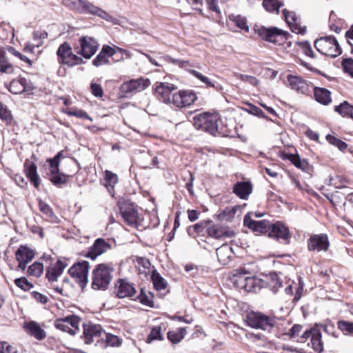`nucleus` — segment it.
Instances as JSON below:
<instances>
[{"mask_svg":"<svg viewBox=\"0 0 353 353\" xmlns=\"http://www.w3.org/2000/svg\"><path fill=\"white\" fill-rule=\"evenodd\" d=\"M192 123L196 129L208 132L212 135L223 134L220 127L221 120L217 114L205 112L195 114L192 117Z\"/></svg>","mask_w":353,"mask_h":353,"instance_id":"nucleus-1","label":"nucleus"},{"mask_svg":"<svg viewBox=\"0 0 353 353\" xmlns=\"http://www.w3.org/2000/svg\"><path fill=\"white\" fill-rule=\"evenodd\" d=\"M114 270L112 263L97 265L92 271V288L94 290H106L112 279Z\"/></svg>","mask_w":353,"mask_h":353,"instance_id":"nucleus-2","label":"nucleus"},{"mask_svg":"<svg viewBox=\"0 0 353 353\" xmlns=\"http://www.w3.org/2000/svg\"><path fill=\"white\" fill-rule=\"evenodd\" d=\"M314 47L321 54L336 57L341 54V49L337 40L333 36L323 37L314 42Z\"/></svg>","mask_w":353,"mask_h":353,"instance_id":"nucleus-3","label":"nucleus"},{"mask_svg":"<svg viewBox=\"0 0 353 353\" xmlns=\"http://www.w3.org/2000/svg\"><path fill=\"white\" fill-rule=\"evenodd\" d=\"M98 41L92 37L83 36L73 45L74 52L86 59H90L97 51Z\"/></svg>","mask_w":353,"mask_h":353,"instance_id":"nucleus-4","label":"nucleus"},{"mask_svg":"<svg viewBox=\"0 0 353 353\" xmlns=\"http://www.w3.org/2000/svg\"><path fill=\"white\" fill-rule=\"evenodd\" d=\"M247 324L255 329H261L270 332L276 324L274 317L269 316L261 312H252L247 316Z\"/></svg>","mask_w":353,"mask_h":353,"instance_id":"nucleus-5","label":"nucleus"},{"mask_svg":"<svg viewBox=\"0 0 353 353\" xmlns=\"http://www.w3.org/2000/svg\"><path fill=\"white\" fill-rule=\"evenodd\" d=\"M71 4L73 8L80 13L96 15L107 21H111L113 19V17L107 12L86 0H77L71 2Z\"/></svg>","mask_w":353,"mask_h":353,"instance_id":"nucleus-6","label":"nucleus"},{"mask_svg":"<svg viewBox=\"0 0 353 353\" xmlns=\"http://www.w3.org/2000/svg\"><path fill=\"white\" fill-rule=\"evenodd\" d=\"M57 55L59 63L67 65L69 67L84 63L81 57L72 52V48L68 42H64L59 46L57 50Z\"/></svg>","mask_w":353,"mask_h":353,"instance_id":"nucleus-7","label":"nucleus"},{"mask_svg":"<svg viewBox=\"0 0 353 353\" xmlns=\"http://www.w3.org/2000/svg\"><path fill=\"white\" fill-rule=\"evenodd\" d=\"M307 339L310 340L308 345L310 346L314 352L321 353L323 351L324 343L322 339V334L318 325L305 331L301 336L299 341L305 343Z\"/></svg>","mask_w":353,"mask_h":353,"instance_id":"nucleus-8","label":"nucleus"},{"mask_svg":"<svg viewBox=\"0 0 353 353\" xmlns=\"http://www.w3.org/2000/svg\"><path fill=\"white\" fill-rule=\"evenodd\" d=\"M254 32L263 39L266 41L276 43L279 39H286L288 33L276 27H270L269 28L264 26L254 28Z\"/></svg>","mask_w":353,"mask_h":353,"instance_id":"nucleus-9","label":"nucleus"},{"mask_svg":"<svg viewBox=\"0 0 353 353\" xmlns=\"http://www.w3.org/2000/svg\"><path fill=\"white\" fill-rule=\"evenodd\" d=\"M89 263L86 261H79L74 263L68 270V274L83 288L88 283V279Z\"/></svg>","mask_w":353,"mask_h":353,"instance_id":"nucleus-10","label":"nucleus"},{"mask_svg":"<svg viewBox=\"0 0 353 353\" xmlns=\"http://www.w3.org/2000/svg\"><path fill=\"white\" fill-rule=\"evenodd\" d=\"M247 272H239L235 274L236 278V282L238 283L239 287L243 288L247 292H257L261 287V279L255 276H246Z\"/></svg>","mask_w":353,"mask_h":353,"instance_id":"nucleus-11","label":"nucleus"},{"mask_svg":"<svg viewBox=\"0 0 353 353\" xmlns=\"http://www.w3.org/2000/svg\"><path fill=\"white\" fill-rule=\"evenodd\" d=\"M119 212L124 221L129 225L137 227L139 216L134 205L128 201L119 203Z\"/></svg>","mask_w":353,"mask_h":353,"instance_id":"nucleus-12","label":"nucleus"},{"mask_svg":"<svg viewBox=\"0 0 353 353\" xmlns=\"http://www.w3.org/2000/svg\"><path fill=\"white\" fill-rule=\"evenodd\" d=\"M288 86L293 90L303 94H310L313 90V84L300 76L288 74L287 76Z\"/></svg>","mask_w":353,"mask_h":353,"instance_id":"nucleus-13","label":"nucleus"},{"mask_svg":"<svg viewBox=\"0 0 353 353\" xmlns=\"http://www.w3.org/2000/svg\"><path fill=\"white\" fill-rule=\"evenodd\" d=\"M148 79L139 78L123 82L120 87L121 92L125 96L141 92L150 85Z\"/></svg>","mask_w":353,"mask_h":353,"instance_id":"nucleus-14","label":"nucleus"},{"mask_svg":"<svg viewBox=\"0 0 353 353\" xmlns=\"http://www.w3.org/2000/svg\"><path fill=\"white\" fill-rule=\"evenodd\" d=\"M83 339L85 344L90 345L94 341L99 342L100 338L103 339L102 334L103 330L102 327L99 324H93L92 323H84L83 325Z\"/></svg>","mask_w":353,"mask_h":353,"instance_id":"nucleus-15","label":"nucleus"},{"mask_svg":"<svg viewBox=\"0 0 353 353\" xmlns=\"http://www.w3.org/2000/svg\"><path fill=\"white\" fill-rule=\"evenodd\" d=\"M197 97L192 90H181L173 94L172 103L177 108H183L192 105Z\"/></svg>","mask_w":353,"mask_h":353,"instance_id":"nucleus-16","label":"nucleus"},{"mask_svg":"<svg viewBox=\"0 0 353 353\" xmlns=\"http://www.w3.org/2000/svg\"><path fill=\"white\" fill-rule=\"evenodd\" d=\"M330 243L328 236L325 234H313L307 240V249L309 251H327Z\"/></svg>","mask_w":353,"mask_h":353,"instance_id":"nucleus-17","label":"nucleus"},{"mask_svg":"<svg viewBox=\"0 0 353 353\" xmlns=\"http://www.w3.org/2000/svg\"><path fill=\"white\" fill-rule=\"evenodd\" d=\"M35 252L27 245H20L15 253L17 261L19 262L18 268L24 270L27 264L34 257Z\"/></svg>","mask_w":353,"mask_h":353,"instance_id":"nucleus-18","label":"nucleus"},{"mask_svg":"<svg viewBox=\"0 0 353 353\" xmlns=\"http://www.w3.org/2000/svg\"><path fill=\"white\" fill-rule=\"evenodd\" d=\"M209 236L216 239H225L235 236V232L228 226L221 225H212L207 228Z\"/></svg>","mask_w":353,"mask_h":353,"instance_id":"nucleus-19","label":"nucleus"},{"mask_svg":"<svg viewBox=\"0 0 353 353\" xmlns=\"http://www.w3.org/2000/svg\"><path fill=\"white\" fill-rule=\"evenodd\" d=\"M111 249V245L105 239L99 238L95 240L93 245L85 254V256L94 260L98 256L106 252Z\"/></svg>","mask_w":353,"mask_h":353,"instance_id":"nucleus-20","label":"nucleus"},{"mask_svg":"<svg viewBox=\"0 0 353 353\" xmlns=\"http://www.w3.org/2000/svg\"><path fill=\"white\" fill-rule=\"evenodd\" d=\"M268 235L270 238L275 239L277 241L283 240L285 243H288L290 239L288 228L280 222L270 225Z\"/></svg>","mask_w":353,"mask_h":353,"instance_id":"nucleus-21","label":"nucleus"},{"mask_svg":"<svg viewBox=\"0 0 353 353\" xmlns=\"http://www.w3.org/2000/svg\"><path fill=\"white\" fill-rule=\"evenodd\" d=\"M283 14L285 21L288 24L290 30L296 34H303L306 31V28L301 26L299 23V19L295 14L292 11H289L287 9L283 10Z\"/></svg>","mask_w":353,"mask_h":353,"instance_id":"nucleus-22","label":"nucleus"},{"mask_svg":"<svg viewBox=\"0 0 353 353\" xmlns=\"http://www.w3.org/2000/svg\"><path fill=\"white\" fill-rule=\"evenodd\" d=\"M115 53V49L108 45H104L95 59H93L92 65L95 67H100L110 64V58L114 56Z\"/></svg>","mask_w":353,"mask_h":353,"instance_id":"nucleus-23","label":"nucleus"},{"mask_svg":"<svg viewBox=\"0 0 353 353\" xmlns=\"http://www.w3.org/2000/svg\"><path fill=\"white\" fill-rule=\"evenodd\" d=\"M244 225L252 230L254 232L259 233H265L270 230V222L265 220L254 221L252 220L250 214H247L244 216Z\"/></svg>","mask_w":353,"mask_h":353,"instance_id":"nucleus-24","label":"nucleus"},{"mask_svg":"<svg viewBox=\"0 0 353 353\" xmlns=\"http://www.w3.org/2000/svg\"><path fill=\"white\" fill-rule=\"evenodd\" d=\"M136 294L137 291L132 283L123 279L118 281L117 294L119 298L130 297L132 299L135 300Z\"/></svg>","mask_w":353,"mask_h":353,"instance_id":"nucleus-25","label":"nucleus"},{"mask_svg":"<svg viewBox=\"0 0 353 353\" xmlns=\"http://www.w3.org/2000/svg\"><path fill=\"white\" fill-rule=\"evenodd\" d=\"M282 283L281 278L276 272H270L261 279V287L269 288L274 293H276L281 288Z\"/></svg>","mask_w":353,"mask_h":353,"instance_id":"nucleus-26","label":"nucleus"},{"mask_svg":"<svg viewBox=\"0 0 353 353\" xmlns=\"http://www.w3.org/2000/svg\"><path fill=\"white\" fill-rule=\"evenodd\" d=\"M175 89L172 84L160 83L155 88V94L163 102L167 103H172V91Z\"/></svg>","mask_w":353,"mask_h":353,"instance_id":"nucleus-27","label":"nucleus"},{"mask_svg":"<svg viewBox=\"0 0 353 353\" xmlns=\"http://www.w3.org/2000/svg\"><path fill=\"white\" fill-rule=\"evenodd\" d=\"M8 90L14 94H19L30 90L31 86L26 79L19 78L18 79H13L10 83Z\"/></svg>","mask_w":353,"mask_h":353,"instance_id":"nucleus-28","label":"nucleus"},{"mask_svg":"<svg viewBox=\"0 0 353 353\" xmlns=\"http://www.w3.org/2000/svg\"><path fill=\"white\" fill-rule=\"evenodd\" d=\"M252 192V185L250 181H239L233 188V192L241 199H248Z\"/></svg>","mask_w":353,"mask_h":353,"instance_id":"nucleus-29","label":"nucleus"},{"mask_svg":"<svg viewBox=\"0 0 353 353\" xmlns=\"http://www.w3.org/2000/svg\"><path fill=\"white\" fill-rule=\"evenodd\" d=\"M68 263L61 260H58L52 268H48L46 271V277L50 282L56 281L58 277L63 273Z\"/></svg>","mask_w":353,"mask_h":353,"instance_id":"nucleus-30","label":"nucleus"},{"mask_svg":"<svg viewBox=\"0 0 353 353\" xmlns=\"http://www.w3.org/2000/svg\"><path fill=\"white\" fill-rule=\"evenodd\" d=\"M24 328L28 334L34 337L37 340H43L46 336L45 330L42 329L39 324L35 321L25 323Z\"/></svg>","mask_w":353,"mask_h":353,"instance_id":"nucleus-31","label":"nucleus"},{"mask_svg":"<svg viewBox=\"0 0 353 353\" xmlns=\"http://www.w3.org/2000/svg\"><path fill=\"white\" fill-rule=\"evenodd\" d=\"M232 255V249L228 244H223L216 249L218 261L222 265L228 264Z\"/></svg>","mask_w":353,"mask_h":353,"instance_id":"nucleus-32","label":"nucleus"},{"mask_svg":"<svg viewBox=\"0 0 353 353\" xmlns=\"http://www.w3.org/2000/svg\"><path fill=\"white\" fill-rule=\"evenodd\" d=\"M312 91L316 101L319 103L326 105L331 102V93L328 90L313 85Z\"/></svg>","mask_w":353,"mask_h":353,"instance_id":"nucleus-33","label":"nucleus"},{"mask_svg":"<svg viewBox=\"0 0 353 353\" xmlns=\"http://www.w3.org/2000/svg\"><path fill=\"white\" fill-rule=\"evenodd\" d=\"M0 72L10 74L14 72V67L10 62L5 50L0 48Z\"/></svg>","mask_w":353,"mask_h":353,"instance_id":"nucleus-34","label":"nucleus"},{"mask_svg":"<svg viewBox=\"0 0 353 353\" xmlns=\"http://www.w3.org/2000/svg\"><path fill=\"white\" fill-rule=\"evenodd\" d=\"M26 176L36 188H39L41 179L37 173V165L32 163L26 170Z\"/></svg>","mask_w":353,"mask_h":353,"instance_id":"nucleus-35","label":"nucleus"},{"mask_svg":"<svg viewBox=\"0 0 353 353\" xmlns=\"http://www.w3.org/2000/svg\"><path fill=\"white\" fill-rule=\"evenodd\" d=\"M105 186L108 190V192L114 195V186L118 183V176L115 173H113L111 171L105 170Z\"/></svg>","mask_w":353,"mask_h":353,"instance_id":"nucleus-36","label":"nucleus"},{"mask_svg":"<svg viewBox=\"0 0 353 353\" xmlns=\"http://www.w3.org/2000/svg\"><path fill=\"white\" fill-rule=\"evenodd\" d=\"M136 261L139 274H143L144 276L147 277L150 273V261L148 259L143 257H137Z\"/></svg>","mask_w":353,"mask_h":353,"instance_id":"nucleus-37","label":"nucleus"},{"mask_svg":"<svg viewBox=\"0 0 353 353\" xmlns=\"http://www.w3.org/2000/svg\"><path fill=\"white\" fill-rule=\"evenodd\" d=\"M283 6V3L279 0H263V6L266 11L270 13L279 14V9Z\"/></svg>","mask_w":353,"mask_h":353,"instance_id":"nucleus-38","label":"nucleus"},{"mask_svg":"<svg viewBox=\"0 0 353 353\" xmlns=\"http://www.w3.org/2000/svg\"><path fill=\"white\" fill-rule=\"evenodd\" d=\"M335 111L343 117H349L353 119V105L345 101L335 106Z\"/></svg>","mask_w":353,"mask_h":353,"instance_id":"nucleus-39","label":"nucleus"},{"mask_svg":"<svg viewBox=\"0 0 353 353\" xmlns=\"http://www.w3.org/2000/svg\"><path fill=\"white\" fill-rule=\"evenodd\" d=\"M230 21H232L236 27L248 32L250 30L249 26L247 23V19L245 17L241 15L231 14L229 17Z\"/></svg>","mask_w":353,"mask_h":353,"instance_id":"nucleus-40","label":"nucleus"},{"mask_svg":"<svg viewBox=\"0 0 353 353\" xmlns=\"http://www.w3.org/2000/svg\"><path fill=\"white\" fill-rule=\"evenodd\" d=\"M211 220L201 221L198 223H196L192 226H190L187 229V232L190 236H195L196 234L201 233L205 228H206L207 225L211 223Z\"/></svg>","mask_w":353,"mask_h":353,"instance_id":"nucleus-41","label":"nucleus"},{"mask_svg":"<svg viewBox=\"0 0 353 353\" xmlns=\"http://www.w3.org/2000/svg\"><path fill=\"white\" fill-rule=\"evenodd\" d=\"M288 159L292 163L303 171H306L309 168V164L306 160H301L299 154H290L288 155Z\"/></svg>","mask_w":353,"mask_h":353,"instance_id":"nucleus-42","label":"nucleus"},{"mask_svg":"<svg viewBox=\"0 0 353 353\" xmlns=\"http://www.w3.org/2000/svg\"><path fill=\"white\" fill-rule=\"evenodd\" d=\"M151 279L154 287L157 290H164L167 286L165 280L156 271H152Z\"/></svg>","mask_w":353,"mask_h":353,"instance_id":"nucleus-43","label":"nucleus"},{"mask_svg":"<svg viewBox=\"0 0 353 353\" xmlns=\"http://www.w3.org/2000/svg\"><path fill=\"white\" fill-rule=\"evenodd\" d=\"M49 180L53 183V185L61 187L63 184L67 183L68 176L61 173L57 172L55 174H48Z\"/></svg>","mask_w":353,"mask_h":353,"instance_id":"nucleus-44","label":"nucleus"},{"mask_svg":"<svg viewBox=\"0 0 353 353\" xmlns=\"http://www.w3.org/2000/svg\"><path fill=\"white\" fill-rule=\"evenodd\" d=\"M65 322L67 323L68 327L74 328L75 330V334L79 331V327L81 323V319L76 315H69L63 318Z\"/></svg>","mask_w":353,"mask_h":353,"instance_id":"nucleus-45","label":"nucleus"},{"mask_svg":"<svg viewBox=\"0 0 353 353\" xmlns=\"http://www.w3.org/2000/svg\"><path fill=\"white\" fill-rule=\"evenodd\" d=\"M337 327L345 335L353 336V322L341 320L337 322Z\"/></svg>","mask_w":353,"mask_h":353,"instance_id":"nucleus-46","label":"nucleus"},{"mask_svg":"<svg viewBox=\"0 0 353 353\" xmlns=\"http://www.w3.org/2000/svg\"><path fill=\"white\" fill-rule=\"evenodd\" d=\"M43 272V265L40 262H34L29 266L28 274L30 276L39 277Z\"/></svg>","mask_w":353,"mask_h":353,"instance_id":"nucleus-47","label":"nucleus"},{"mask_svg":"<svg viewBox=\"0 0 353 353\" xmlns=\"http://www.w3.org/2000/svg\"><path fill=\"white\" fill-rule=\"evenodd\" d=\"M103 334L105 336L106 346L118 347L121 345L122 341L117 336L105 332Z\"/></svg>","mask_w":353,"mask_h":353,"instance_id":"nucleus-48","label":"nucleus"},{"mask_svg":"<svg viewBox=\"0 0 353 353\" xmlns=\"http://www.w3.org/2000/svg\"><path fill=\"white\" fill-rule=\"evenodd\" d=\"M325 138L329 143L337 147L341 151H344L347 147V144L345 142L335 137L334 136L327 134Z\"/></svg>","mask_w":353,"mask_h":353,"instance_id":"nucleus-49","label":"nucleus"},{"mask_svg":"<svg viewBox=\"0 0 353 353\" xmlns=\"http://www.w3.org/2000/svg\"><path fill=\"white\" fill-rule=\"evenodd\" d=\"M54 325L57 329L60 330L68 332L72 335L75 334V330H74V328L68 327L67 323L65 322L63 318L57 319L54 322Z\"/></svg>","mask_w":353,"mask_h":353,"instance_id":"nucleus-50","label":"nucleus"},{"mask_svg":"<svg viewBox=\"0 0 353 353\" xmlns=\"http://www.w3.org/2000/svg\"><path fill=\"white\" fill-rule=\"evenodd\" d=\"M154 340H163V336L161 334V327L160 326L153 327L150 331V333L148 336V343H151Z\"/></svg>","mask_w":353,"mask_h":353,"instance_id":"nucleus-51","label":"nucleus"},{"mask_svg":"<svg viewBox=\"0 0 353 353\" xmlns=\"http://www.w3.org/2000/svg\"><path fill=\"white\" fill-rule=\"evenodd\" d=\"M0 118L2 121L6 123V124L11 123L12 121V115L11 111L9 110L6 107H4L2 104H0Z\"/></svg>","mask_w":353,"mask_h":353,"instance_id":"nucleus-52","label":"nucleus"},{"mask_svg":"<svg viewBox=\"0 0 353 353\" xmlns=\"http://www.w3.org/2000/svg\"><path fill=\"white\" fill-rule=\"evenodd\" d=\"M319 328L321 327L324 332L334 337H337L335 331L334 324L330 321H326L324 323L318 325Z\"/></svg>","mask_w":353,"mask_h":353,"instance_id":"nucleus-53","label":"nucleus"},{"mask_svg":"<svg viewBox=\"0 0 353 353\" xmlns=\"http://www.w3.org/2000/svg\"><path fill=\"white\" fill-rule=\"evenodd\" d=\"M234 76L236 79H238L241 81H245V82H248L250 84H251L252 85H256L259 83V81L257 80V79L253 76L238 73V72H235L234 74Z\"/></svg>","mask_w":353,"mask_h":353,"instance_id":"nucleus-54","label":"nucleus"},{"mask_svg":"<svg viewBox=\"0 0 353 353\" xmlns=\"http://www.w3.org/2000/svg\"><path fill=\"white\" fill-rule=\"evenodd\" d=\"M39 209L41 212H43L46 216L49 218H53L54 216L51 207L41 200L39 201Z\"/></svg>","mask_w":353,"mask_h":353,"instance_id":"nucleus-55","label":"nucleus"},{"mask_svg":"<svg viewBox=\"0 0 353 353\" xmlns=\"http://www.w3.org/2000/svg\"><path fill=\"white\" fill-rule=\"evenodd\" d=\"M14 283L17 287L26 291L30 290L33 287L32 284L25 277H21L15 279Z\"/></svg>","mask_w":353,"mask_h":353,"instance_id":"nucleus-56","label":"nucleus"},{"mask_svg":"<svg viewBox=\"0 0 353 353\" xmlns=\"http://www.w3.org/2000/svg\"><path fill=\"white\" fill-rule=\"evenodd\" d=\"M67 114L70 116H74L78 118H81L83 119H88L90 121H92V118L86 112L82 110H69Z\"/></svg>","mask_w":353,"mask_h":353,"instance_id":"nucleus-57","label":"nucleus"},{"mask_svg":"<svg viewBox=\"0 0 353 353\" xmlns=\"http://www.w3.org/2000/svg\"><path fill=\"white\" fill-rule=\"evenodd\" d=\"M343 70L353 77V59H345L342 61Z\"/></svg>","mask_w":353,"mask_h":353,"instance_id":"nucleus-58","label":"nucleus"},{"mask_svg":"<svg viewBox=\"0 0 353 353\" xmlns=\"http://www.w3.org/2000/svg\"><path fill=\"white\" fill-rule=\"evenodd\" d=\"M190 73L194 77H195L196 78H197L198 79L201 81L203 83H205L207 85H208L210 87L214 86V85L210 81V79L207 77L203 76L199 72L194 70H190Z\"/></svg>","mask_w":353,"mask_h":353,"instance_id":"nucleus-59","label":"nucleus"},{"mask_svg":"<svg viewBox=\"0 0 353 353\" xmlns=\"http://www.w3.org/2000/svg\"><path fill=\"white\" fill-rule=\"evenodd\" d=\"M8 50L10 53L19 58L21 61L27 63L29 65H32V61L28 57L17 51L13 47H8Z\"/></svg>","mask_w":353,"mask_h":353,"instance_id":"nucleus-60","label":"nucleus"},{"mask_svg":"<svg viewBox=\"0 0 353 353\" xmlns=\"http://www.w3.org/2000/svg\"><path fill=\"white\" fill-rule=\"evenodd\" d=\"M167 338L174 344L179 343L182 340V336L177 331H169L167 334Z\"/></svg>","mask_w":353,"mask_h":353,"instance_id":"nucleus-61","label":"nucleus"},{"mask_svg":"<svg viewBox=\"0 0 353 353\" xmlns=\"http://www.w3.org/2000/svg\"><path fill=\"white\" fill-rule=\"evenodd\" d=\"M92 94L96 97H102L103 95V90L100 84L92 83L90 84Z\"/></svg>","mask_w":353,"mask_h":353,"instance_id":"nucleus-62","label":"nucleus"},{"mask_svg":"<svg viewBox=\"0 0 353 353\" xmlns=\"http://www.w3.org/2000/svg\"><path fill=\"white\" fill-rule=\"evenodd\" d=\"M249 108L247 109L248 112H249L251 114L257 116L260 118H265V113L262 111V110L252 104L248 105Z\"/></svg>","mask_w":353,"mask_h":353,"instance_id":"nucleus-63","label":"nucleus"},{"mask_svg":"<svg viewBox=\"0 0 353 353\" xmlns=\"http://www.w3.org/2000/svg\"><path fill=\"white\" fill-rule=\"evenodd\" d=\"M0 353H17V351L8 343L3 341L0 343Z\"/></svg>","mask_w":353,"mask_h":353,"instance_id":"nucleus-64","label":"nucleus"}]
</instances>
